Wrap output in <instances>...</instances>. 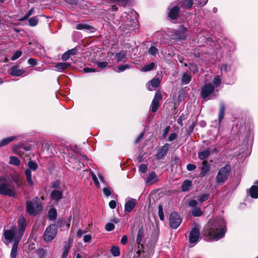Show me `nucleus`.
Listing matches in <instances>:
<instances>
[{
    "label": "nucleus",
    "mask_w": 258,
    "mask_h": 258,
    "mask_svg": "<svg viewBox=\"0 0 258 258\" xmlns=\"http://www.w3.org/2000/svg\"><path fill=\"white\" fill-rule=\"evenodd\" d=\"M226 230V222L222 217L210 219L205 227V234L216 240L223 237Z\"/></svg>",
    "instance_id": "1"
},
{
    "label": "nucleus",
    "mask_w": 258,
    "mask_h": 258,
    "mask_svg": "<svg viewBox=\"0 0 258 258\" xmlns=\"http://www.w3.org/2000/svg\"><path fill=\"white\" fill-rule=\"evenodd\" d=\"M231 170V166L228 164L220 168L216 176L217 182L219 184L223 183L228 179Z\"/></svg>",
    "instance_id": "2"
},
{
    "label": "nucleus",
    "mask_w": 258,
    "mask_h": 258,
    "mask_svg": "<svg viewBox=\"0 0 258 258\" xmlns=\"http://www.w3.org/2000/svg\"><path fill=\"white\" fill-rule=\"evenodd\" d=\"M42 205L37 200L28 201L26 203V211L31 215H36L42 210Z\"/></svg>",
    "instance_id": "3"
},
{
    "label": "nucleus",
    "mask_w": 258,
    "mask_h": 258,
    "mask_svg": "<svg viewBox=\"0 0 258 258\" xmlns=\"http://www.w3.org/2000/svg\"><path fill=\"white\" fill-rule=\"evenodd\" d=\"M57 231L56 225L51 224L47 227L43 234V239L46 242L51 241L56 236Z\"/></svg>",
    "instance_id": "4"
},
{
    "label": "nucleus",
    "mask_w": 258,
    "mask_h": 258,
    "mask_svg": "<svg viewBox=\"0 0 258 258\" xmlns=\"http://www.w3.org/2000/svg\"><path fill=\"white\" fill-rule=\"evenodd\" d=\"M0 194L10 197L15 196V187L9 182L0 184Z\"/></svg>",
    "instance_id": "5"
},
{
    "label": "nucleus",
    "mask_w": 258,
    "mask_h": 258,
    "mask_svg": "<svg viewBox=\"0 0 258 258\" xmlns=\"http://www.w3.org/2000/svg\"><path fill=\"white\" fill-rule=\"evenodd\" d=\"M182 219L180 216L176 212H172L169 217V223L171 228L176 229L180 225Z\"/></svg>",
    "instance_id": "6"
},
{
    "label": "nucleus",
    "mask_w": 258,
    "mask_h": 258,
    "mask_svg": "<svg viewBox=\"0 0 258 258\" xmlns=\"http://www.w3.org/2000/svg\"><path fill=\"white\" fill-rule=\"evenodd\" d=\"M26 227V220L23 216H20L18 219V230H17L16 238L21 240Z\"/></svg>",
    "instance_id": "7"
},
{
    "label": "nucleus",
    "mask_w": 258,
    "mask_h": 258,
    "mask_svg": "<svg viewBox=\"0 0 258 258\" xmlns=\"http://www.w3.org/2000/svg\"><path fill=\"white\" fill-rule=\"evenodd\" d=\"M200 238V227L198 225L193 227L189 234V242L195 245L199 241Z\"/></svg>",
    "instance_id": "8"
},
{
    "label": "nucleus",
    "mask_w": 258,
    "mask_h": 258,
    "mask_svg": "<svg viewBox=\"0 0 258 258\" xmlns=\"http://www.w3.org/2000/svg\"><path fill=\"white\" fill-rule=\"evenodd\" d=\"M17 229L16 227L12 228L11 229L6 230L4 232V236L6 242L5 243L8 244L12 242L14 239L15 241Z\"/></svg>",
    "instance_id": "9"
},
{
    "label": "nucleus",
    "mask_w": 258,
    "mask_h": 258,
    "mask_svg": "<svg viewBox=\"0 0 258 258\" xmlns=\"http://www.w3.org/2000/svg\"><path fill=\"white\" fill-rule=\"evenodd\" d=\"M215 90L214 86L211 83L206 84L201 90V96L206 99L213 93Z\"/></svg>",
    "instance_id": "10"
},
{
    "label": "nucleus",
    "mask_w": 258,
    "mask_h": 258,
    "mask_svg": "<svg viewBox=\"0 0 258 258\" xmlns=\"http://www.w3.org/2000/svg\"><path fill=\"white\" fill-rule=\"evenodd\" d=\"M162 95L160 93L156 92L155 94L151 104V110L153 112H155L159 107V102L162 99Z\"/></svg>",
    "instance_id": "11"
},
{
    "label": "nucleus",
    "mask_w": 258,
    "mask_h": 258,
    "mask_svg": "<svg viewBox=\"0 0 258 258\" xmlns=\"http://www.w3.org/2000/svg\"><path fill=\"white\" fill-rule=\"evenodd\" d=\"M169 145L166 143L164 146L157 149L155 157L157 159H162L169 150Z\"/></svg>",
    "instance_id": "12"
},
{
    "label": "nucleus",
    "mask_w": 258,
    "mask_h": 258,
    "mask_svg": "<svg viewBox=\"0 0 258 258\" xmlns=\"http://www.w3.org/2000/svg\"><path fill=\"white\" fill-rule=\"evenodd\" d=\"M158 180V178L154 171L150 172L147 177L145 179V182L146 185H152Z\"/></svg>",
    "instance_id": "13"
},
{
    "label": "nucleus",
    "mask_w": 258,
    "mask_h": 258,
    "mask_svg": "<svg viewBox=\"0 0 258 258\" xmlns=\"http://www.w3.org/2000/svg\"><path fill=\"white\" fill-rule=\"evenodd\" d=\"M137 203V200L135 199H130L126 201L124 205L125 211L128 213L131 212L135 207Z\"/></svg>",
    "instance_id": "14"
},
{
    "label": "nucleus",
    "mask_w": 258,
    "mask_h": 258,
    "mask_svg": "<svg viewBox=\"0 0 258 258\" xmlns=\"http://www.w3.org/2000/svg\"><path fill=\"white\" fill-rule=\"evenodd\" d=\"M186 37V28L181 25L180 29L175 33V38L178 40H185Z\"/></svg>",
    "instance_id": "15"
},
{
    "label": "nucleus",
    "mask_w": 258,
    "mask_h": 258,
    "mask_svg": "<svg viewBox=\"0 0 258 258\" xmlns=\"http://www.w3.org/2000/svg\"><path fill=\"white\" fill-rule=\"evenodd\" d=\"M24 73V69H20L18 66H15L11 68L10 74L13 76L19 77Z\"/></svg>",
    "instance_id": "16"
},
{
    "label": "nucleus",
    "mask_w": 258,
    "mask_h": 258,
    "mask_svg": "<svg viewBox=\"0 0 258 258\" xmlns=\"http://www.w3.org/2000/svg\"><path fill=\"white\" fill-rule=\"evenodd\" d=\"M179 12V8L177 6H174L171 9H170L168 12V17L172 20H175L177 19L178 16Z\"/></svg>",
    "instance_id": "17"
},
{
    "label": "nucleus",
    "mask_w": 258,
    "mask_h": 258,
    "mask_svg": "<svg viewBox=\"0 0 258 258\" xmlns=\"http://www.w3.org/2000/svg\"><path fill=\"white\" fill-rule=\"evenodd\" d=\"M210 166L208 164V162L206 160H204L202 162V166L201 169L200 176L201 177H204L205 176L207 173L210 171Z\"/></svg>",
    "instance_id": "18"
},
{
    "label": "nucleus",
    "mask_w": 258,
    "mask_h": 258,
    "mask_svg": "<svg viewBox=\"0 0 258 258\" xmlns=\"http://www.w3.org/2000/svg\"><path fill=\"white\" fill-rule=\"evenodd\" d=\"M20 240L18 239H15V241L14 243L11 253H10V257L11 258H16L18 254V244L20 242Z\"/></svg>",
    "instance_id": "19"
},
{
    "label": "nucleus",
    "mask_w": 258,
    "mask_h": 258,
    "mask_svg": "<svg viewBox=\"0 0 258 258\" xmlns=\"http://www.w3.org/2000/svg\"><path fill=\"white\" fill-rule=\"evenodd\" d=\"M76 29L79 30H85L87 31H90L91 32H93L95 31L94 28H93L92 26L83 23L78 24L76 26Z\"/></svg>",
    "instance_id": "20"
},
{
    "label": "nucleus",
    "mask_w": 258,
    "mask_h": 258,
    "mask_svg": "<svg viewBox=\"0 0 258 258\" xmlns=\"http://www.w3.org/2000/svg\"><path fill=\"white\" fill-rule=\"evenodd\" d=\"M62 193L58 190H54L52 191L50 197L51 199L55 201H58L62 198Z\"/></svg>",
    "instance_id": "21"
},
{
    "label": "nucleus",
    "mask_w": 258,
    "mask_h": 258,
    "mask_svg": "<svg viewBox=\"0 0 258 258\" xmlns=\"http://www.w3.org/2000/svg\"><path fill=\"white\" fill-rule=\"evenodd\" d=\"M160 83V80L159 78H154L150 81L147 86L148 90L152 91V89L150 87V85L153 87H157Z\"/></svg>",
    "instance_id": "22"
},
{
    "label": "nucleus",
    "mask_w": 258,
    "mask_h": 258,
    "mask_svg": "<svg viewBox=\"0 0 258 258\" xmlns=\"http://www.w3.org/2000/svg\"><path fill=\"white\" fill-rule=\"evenodd\" d=\"M210 150L209 149H207L206 150L199 152L198 153V157L200 159L202 160H204L210 155Z\"/></svg>",
    "instance_id": "23"
},
{
    "label": "nucleus",
    "mask_w": 258,
    "mask_h": 258,
    "mask_svg": "<svg viewBox=\"0 0 258 258\" xmlns=\"http://www.w3.org/2000/svg\"><path fill=\"white\" fill-rule=\"evenodd\" d=\"M70 66V64L68 62H60L58 63L55 66V68L56 71L61 72L67 69Z\"/></svg>",
    "instance_id": "24"
},
{
    "label": "nucleus",
    "mask_w": 258,
    "mask_h": 258,
    "mask_svg": "<svg viewBox=\"0 0 258 258\" xmlns=\"http://www.w3.org/2000/svg\"><path fill=\"white\" fill-rule=\"evenodd\" d=\"M249 194L252 198H258V186L256 185L252 186L249 189Z\"/></svg>",
    "instance_id": "25"
},
{
    "label": "nucleus",
    "mask_w": 258,
    "mask_h": 258,
    "mask_svg": "<svg viewBox=\"0 0 258 258\" xmlns=\"http://www.w3.org/2000/svg\"><path fill=\"white\" fill-rule=\"evenodd\" d=\"M180 3L181 6L184 9H190L193 5L192 0H182Z\"/></svg>",
    "instance_id": "26"
},
{
    "label": "nucleus",
    "mask_w": 258,
    "mask_h": 258,
    "mask_svg": "<svg viewBox=\"0 0 258 258\" xmlns=\"http://www.w3.org/2000/svg\"><path fill=\"white\" fill-rule=\"evenodd\" d=\"M17 136H12L10 137H8L7 138L3 139L1 142H0V147L6 146L11 142H12L15 139H17Z\"/></svg>",
    "instance_id": "27"
},
{
    "label": "nucleus",
    "mask_w": 258,
    "mask_h": 258,
    "mask_svg": "<svg viewBox=\"0 0 258 258\" xmlns=\"http://www.w3.org/2000/svg\"><path fill=\"white\" fill-rule=\"evenodd\" d=\"M22 148L26 151H29L30 149V147L27 146H23L19 145H15L13 146L12 150L16 154H20L19 149Z\"/></svg>",
    "instance_id": "28"
},
{
    "label": "nucleus",
    "mask_w": 258,
    "mask_h": 258,
    "mask_svg": "<svg viewBox=\"0 0 258 258\" xmlns=\"http://www.w3.org/2000/svg\"><path fill=\"white\" fill-rule=\"evenodd\" d=\"M144 236V231L142 228L139 229L138 231L136 241L138 244H140Z\"/></svg>",
    "instance_id": "29"
},
{
    "label": "nucleus",
    "mask_w": 258,
    "mask_h": 258,
    "mask_svg": "<svg viewBox=\"0 0 258 258\" xmlns=\"http://www.w3.org/2000/svg\"><path fill=\"white\" fill-rule=\"evenodd\" d=\"M25 174L28 183L31 186H32L33 185V182L32 179L31 171L30 169H27L25 171Z\"/></svg>",
    "instance_id": "30"
},
{
    "label": "nucleus",
    "mask_w": 258,
    "mask_h": 258,
    "mask_svg": "<svg viewBox=\"0 0 258 258\" xmlns=\"http://www.w3.org/2000/svg\"><path fill=\"white\" fill-rule=\"evenodd\" d=\"M225 109V106L223 102H221L220 103V111H219V116H218V119H219V122H220L223 118Z\"/></svg>",
    "instance_id": "31"
},
{
    "label": "nucleus",
    "mask_w": 258,
    "mask_h": 258,
    "mask_svg": "<svg viewBox=\"0 0 258 258\" xmlns=\"http://www.w3.org/2000/svg\"><path fill=\"white\" fill-rule=\"evenodd\" d=\"M191 77L190 75L186 73H184L181 78V83L184 85H186L191 81Z\"/></svg>",
    "instance_id": "32"
},
{
    "label": "nucleus",
    "mask_w": 258,
    "mask_h": 258,
    "mask_svg": "<svg viewBox=\"0 0 258 258\" xmlns=\"http://www.w3.org/2000/svg\"><path fill=\"white\" fill-rule=\"evenodd\" d=\"M191 185V181L189 180H186L183 181L181 185V190L183 191H187L189 189V187Z\"/></svg>",
    "instance_id": "33"
},
{
    "label": "nucleus",
    "mask_w": 258,
    "mask_h": 258,
    "mask_svg": "<svg viewBox=\"0 0 258 258\" xmlns=\"http://www.w3.org/2000/svg\"><path fill=\"white\" fill-rule=\"evenodd\" d=\"M9 163L15 166H19L20 164V160L16 157L11 156Z\"/></svg>",
    "instance_id": "34"
},
{
    "label": "nucleus",
    "mask_w": 258,
    "mask_h": 258,
    "mask_svg": "<svg viewBox=\"0 0 258 258\" xmlns=\"http://www.w3.org/2000/svg\"><path fill=\"white\" fill-rule=\"evenodd\" d=\"M57 212L56 210L54 208H51L49 210L48 214V216L49 219L54 220L56 218Z\"/></svg>",
    "instance_id": "35"
},
{
    "label": "nucleus",
    "mask_w": 258,
    "mask_h": 258,
    "mask_svg": "<svg viewBox=\"0 0 258 258\" xmlns=\"http://www.w3.org/2000/svg\"><path fill=\"white\" fill-rule=\"evenodd\" d=\"M155 64L154 62H151L149 64H147V65H145V66H144L142 68L141 71L142 72H145L150 71L153 70L154 68L155 67Z\"/></svg>",
    "instance_id": "36"
},
{
    "label": "nucleus",
    "mask_w": 258,
    "mask_h": 258,
    "mask_svg": "<svg viewBox=\"0 0 258 258\" xmlns=\"http://www.w3.org/2000/svg\"><path fill=\"white\" fill-rule=\"evenodd\" d=\"M125 52L121 51L120 52L116 53L115 58L117 61L119 62L121 61L124 58H125Z\"/></svg>",
    "instance_id": "37"
},
{
    "label": "nucleus",
    "mask_w": 258,
    "mask_h": 258,
    "mask_svg": "<svg viewBox=\"0 0 258 258\" xmlns=\"http://www.w3.org/2000/svg\"><path fill=\"white\" fill-rule=\"evenodd\" d=\"M38 22V19L37 16L31 18L28 20L29 25L31 27L36 26Z\"/></svg>",
    "instance_id": "38"
},
{
    "label": "nucleus",
    "mask_w": 258,
    "mask_h": 258,
    "mask_svg": "<svg viewBox=\"0 0 258 258\" xmlns=\"http://www.w3.org/2000/svg\"><path fill=\"white\" fill-rule=\"evenodd\" d=\"M110 251L114 256H118L120 255L119 248L117 246H113L110 249Z\"/></svg>",
    "instance_id": "39"
},
{
    "label": "nucleus",
    "mask_w": 258,
    "mask_h": 258,
    "mask_svg": "<svg viewBox=\"0 0 258 258\" xmlns=\"http://www.w3.org/2000/svg\"><path fill=\"white\" fill-rule=\"evenodd\" d=\"M215 87L219 86L221 84V79L219 76H216L212 80Z\"/></svg>",
    "instance_id": "40"
},
{
    "label": "nucleus",
    "mask_w": 258,
    "mask_h": 258,
    "mask_svg": "<svg viewBox=\"0 0 258 258\" xmlns=\"http://www.w3.org/2000/svg\"><path fill=\"white\" fill-rule=\"evenodd\" d=\"M192 214L196 217L200 216L202 214L201 210L199 207H196L194 208L192 210Z\"/></svg>",
    "instance_id": "41"
},
{
    "label": "nucleus",
    "mask_w": 258,
    "mask_h": 258,
    "mask_svg": "<svg viewBox=\"0 0 258 258\" xmlns=\"http://www.w3.org/2000/svg\"><path fill=\"white\" fill-rule=\"evenodd\" d=\"M210 197L209 194H205L198 198V201L200 203V204L203 203V202L206 201Z\"/></svg>",
    "instance_id": "42"
},
{
    "label": "nucleus",
    "mask_w": 258,
    "mask_h": 258,
    "mask_svg": "<svg viewBox=\"0 0 258 258\" xmlns=\"http://www.w3.org/2000/svg\"><path fill=\"white\" fill-rule=\"evenodd\" d=\"M28 166L29 167L28 169H30V170H32L35 171L38 168V165L37 163L33 161H30L29 162H28Z\"/></svg>",
    "instance_id": "43"
},
{
    "label": "nucleus",
    "mask_w": 258,
    "mask_h": 258,
    "mask_svg": "<svg viewBox=\"0 0 258 258\" xmlns=\"http://www.w3.org/2000/svg\"><path fill=\"white\" fill-rule=\"evenodd\" d=\"M70 249V246L69 245H64L63 247L62 253V258H66Z\"/></svg>",
    "instance_id": "44"
},
{
    "label": "nucleus",
    "mask_w": 258,
    "mask_h": 258,
    "mask_svg": "<svg viewBox=\"0 0 258 258\" xmlns=\"http://www.w3.org/2000/svg\"><path fill=\"white\" fill-rule=\"evenodd\" d=\"M131 67V65H130V64H124V65H121V66H119L118 68H117V70L116 71L117 72L119 73V72H123L126 69H128L129 68H130Z\"/></svg>",
    "instance_id": "45"
},
{
    "label": "nucleus",
    "mask_w": 258,
    "mask_h": 258,
    "mask_svg": "<svg viewBox=\"0 0 258 258\" xmlns=\"http://www.w3.org/2000/svg\"><path fill=\"white\" fill-rule=\"evenodd\" d=\"M158 214L160 219L161 221H164V213L163 211L162 206L161 205H159L158 206Z\"/></svg>",
    "instance_id": "46"
},
{
    "label": "nucleus",
    "mask_w": 258,
    "mask_h": 258,
    "mask_svg": "<svg viewBox=\"0 0 258 258\" xmlns=\"http://www.w3.org/2000/svg\"><path fill=\"white\" fill-rule=\"evenodd\" d=\"M91 177H92V178L95 184V185L97 187H99V186H100V183H99V182L97 179V177L96 176V175H95V174L93 172V171H91Z\"/></svg>",
    "instance_id": "47"
},
{
    "label": "nucleus",
    "mask_w": 258,
    "mask_h": 258,
    "mask_svg": "<svg viewBox=\"0 0 258 258\" xmlns=\"http://www.w3.org/2000/svg\"><path fill=\"white\" fill-rule=\"evenodd\" d=\"M231 70V66L230 65L224 64L221 67V71L222 73H227Z\"/></svg>",
    "instance_id": "48"
},
{
    "label": "nucleus",
    "mask_w": 258,
    "mask_h": 258,
    "mask_svg": "<svg viewBox=\"0 0 258 258\" xmlns=\"http://www.w3.org/2000/svg\"><path fill=\"white\" fill-rule=\"evenodd\" d=\"M22 55V52L20 50L16 51L11 57V59L12 60H15L18 59Z\"/></svg>",
    "instance_id": "49"
},
{
    "label": "nucleus",
    "mask_w": 258,
    "mask_h": 258,
    "mask_svg": "<svg viewBox=\"0 0 258 258\" xmlns=\"http://www.w3.org/2000/svg\"><path fill=\"white\" fill-rule=\"evenodd\" d=\"M148 52L150 54L155 55L158 53V49L156 47L152 46L148 49Z\"/></svg>",
    "instance_id": "50"
},
{
    "label": "nucleus",
    "mask_w": 258,
    "mask_h": 258,
    "mask_svg": "<svg viewBox=\"0 0 258 258\" xmlns=\"http://www.w3.org/2000/svg\"><path fill=\"white\" fill-rule=\"evenodd\" d=\"M96 64L99 68L101 69H103L107 66L108 62L106 61L96 62Z\"/></svg>",
    "instance_id": "51"
},
{
    "label": "nucleus",
    "mask_w": 258,
    "mask_h": 258,
    "mask_svg": "<svg viewBox=\"0 0 258 258\" xmlns=\"http://www.w3.org/2000/svg\"><path fill=\"white\" fill-rule=\"evenodd\" d=\"M114 225L113 223H108L106 224L105 229L108 231H111L114 229Z\"/></svg>",
    "instance_id": "52"
},
{
    "label": "nucleus",
    "mask_w": 258,
    "mask_h": 258,
    "mask_svg": "<svg viewBox=\"0 0 258 258\" xmlns=\"http://www.w3.org/2000/svg\"><path fill=\"white\" fill-rule=\"evenodd\" d=\"M139 171L142 173H146L147 171V166L145 164L140 165L139 167Z\"/></svg>",
    "instance_id": "53"
},
{
    "label": "nucleus",
    "mask_w": 258,
    "mask_h": 258,
    "mask_svg": "<svg viewBox=\"0 0 258 258\" xmlns=\"http://www.w3.org/2000/svg\"><path fill=\"white\" fill-rule=\"evenodd\" d=\"M189 69L194 73L197 72L198 71V68L197 66L194 63L190 64Z\"/></svg>",
    "instance_id": "54"
},
{
    "label": "nucleus",
    "mask_w": 258,
    "mask_h": 258,
    "mask_svg": "<svg viewBox=\"0 0 258 258\" xmlns=\"http://www.w3.org/2000/svg\"><path fill=\"white\" fill-rule=\"evenodd\" d=\"M102 190L104 194L107 197H109L111 194L110 189L109 187H105L102 189Z\"/></svg>",
    "instance_id": "55"
},
{
    "label": "nucleus",
    "mask_w": 258,
    "mask_h": 258,
    "mask_svg": "<svg viewBox=\"0 0 258 258\" xmlns=\"http://www.w3.org/2000/svg\"><path fill=\"white\" fill-rule=\"evenodd\" d=\"M28 62L30 65L34 66L37 64V60L33 58H30L28 60Z\"/></svg>",
    "instance_id": "56"
},
{
    "label": "nucleus",
    "mask_w": 258,
    "mask_h": 258,
    "mask_svg": "<svg viewBox=\"0 0 258 258\" xmlns=\"http://www.w3.org/2000/svg\"><path fill=\"white\" fill-rule=\"evenodd\" d=\"M198 204V202L195 200H190L188 203V206L191 207H196Z\"/></svg>",
    "instance_id": "57"
},
{
    "label": "nucleus",
    "mask_w": 258,
    "mask_h": 258,
    "mask_svg": "<svg viewBox=\"0 0 258 258\" xmlns=\"http://www.w3.org/2000/svg\"><path fill=\"white\" fill-rule=\"evenodd\" d=\"M186 168L188 171H193L196 168V166L195 164H188L186 166Z\"/></svg>",
    "instance_id": "58"
},
{
    "label": "nucleus",
    "mask_w": 258,
    "mask_h": 258,
    "mask_svg": "<svg viewBox=\"0 0 258 258\" xmlns=\"http://www.w3.org/2000/svg\"><path fill=\"white\" fill-rule=\"evenodd\" d=\"M109 206L111 209H115L116 206V201L114 200H112V201H110V202L109 203Z\"/></svg>",
    "instance_id": "59"
},
{
    "label": "nucleus",
    "mask_w": 258,
    "mask_h": 258,
    "mask_svg": "<svg viewBox=\"0 0 258 258\" xmlns=\"http://www.w3.org/2000/svg\"><path fill=\"white\" fill-rule=\"evenodd\" d=\"M97 71L95 69L89 68H85L83 69V72L85 73H88L91 72H95Z\"/></svg>",
    "instance_id": "60"
},
{
    "label": "nucleus",
    "mask_w": 258,
    "mask_h": 258,
    "mask_svg": "<svg viewBox=\"0 0 258 258\" xmlns=\"http://www.w3.org/2000/svg\"><path fill=\"white\" fill-rule=\"evenodd\" d=\"M177 134L175 133H172L170 135L169 138H168V141L169 142H171L173 140H174L177 138Z\"/></svg>",
    "instance_id": "61"
},
{
    "label": "nucleus",
    "mask_w": 258,
    "mask_h": 258,
    "mask_svg": "<svg viewBox=\"0 0 258 258\" xmlns=\"http://www.w3.org/2000/svg\"><path fill=\"white\" fill-rule=\"evenodd\" d=\"M127 240H128V238H127V237L126 235H124L123 236H122V237H121V243L123 244V245H125L126 244L127 242Z\"/></svg>",
    "instance_id": "62"
},
{
    "label": "nucleus",
    "mask_w": 258,
    "mask_h": 258,
    "mask_svg": "<svg viewBox=\"0 0 258 258\" xmlns=\"http://www.w3.org/2000/svg\"><path fill=\"white\" fill-rule=\"evenodd\" d=\"M208 0H198V3L197 5L201 7L204 6L208 2Z\"/></svg>",
    "instance_id": "63"
},
{
    "label": "nucleus",
    "mask_w": 258,
    "mask_h": 258,
    "mask_svg": "<svg viewBox=\"0 0 258 258\" xmlns=\"http://www.w3.org/2000/svg\"><path fill=\"white\" fill-rule=\"evenodd\" d=\"M91 239V236L89 234L86 235L84 236L83 240L85 242H89L90 241Z\"/></svg>",
    "instance_id": "64"
}]
</instances>
